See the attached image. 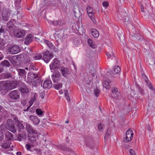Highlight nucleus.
Instances as JSON below:
<instances>
[{
	"instance_id": "obj_35",
	"label": "nucleus",
	"mask_w": 155,
	"mask_h": 155,
	"mask_svg": "<svg viewBox=\"0 0 155 155\" xmlns=\"http://www.w3.org/2000/svg\"><path fill=\"white\" fill-rule=\"evenodd\" d=\"M88 43L91 47L93 48H96L97 46L94 43H93L92 40L91 39H89L87 40Z\"/></svg>"
},
{
	"instance_id": "obj_2",
	"label": "nucleus",
	"mask_w": 155,
	"mask_h": 155,
	"mask_svg": "<svg viewBox=\"0 0 155 155\" xmlns=\"http://www.w3.org/2000/svg\"><path fill=\"white\" fill-rule=\"evenodd\" d=\"M10 90L7 81L1 82L0 83V91L2 95H5Z\"/></svg>"
},
{
	"instance_id": "obj_49",
	"label": "nucleus",
	"mask_w": 155,
	"mask_h": 155,
	"mask_svg": "<svg viewBox=\"0 0 155 155\" xmlns=\"http://www.w3.org/2000/svg\"><path fill=\"white\" fill-rule=\"evenodd\" d=\"M36 98L35 94L34 95V96L31 98L30 100L29 101L30 104L32 105L34 102L36 100Z\"/></svg>"
},
{
	"instance_id": "obj_62",
	"label": "nucleus",
	"mask_w": 155,
	"mask_h": 155,
	"mask_svg": "<svg viewBox=\"0 0 155 155\" xmlns=\"http://www.w3.org/2000/svg\"><path fill=\"white\" fill-rule=\"evenodd\" d=\"M25 61L26 63H29L31 61L30 58H28L25 59Z\"/></svg>"
},
{
	"instance_id": "obj_43",
	"label": "nucleus",
	"mask_w": 155,
	"mask_h": 155,
	"mask_svg": "<svg viewBox=\"0 0 155 155\" xmlns=\"http://www.w3.org/2000/svg\"><path fill=\"white\" fill-rule=\"evenodd\" d=\"M103 86L107 89H109L110 88V87L109 83L107 81H105L103 84Z\"/></svg>"
},
{
	"instance_id": "obj_4",
	"label": "nucleus",
	"mask_w": 155,
	"mask_h": 155,
	"mask_svg": "<svg viewBox=\"0 0 155 155\" xmlns=\"http://www.w3.org/2000/svg\"><path fill=\"white\" fill-rule=\"evenodd\" d=\"M26 125V128L27 132L31 134H34L38 136L40 134L37 131L35 130V129L31 126V125L27 123H24Z\"/></svg>"
},
{
	"instance_id": "obj_10",
	"label": "nucleus",
	"mask_w": 155,
	"mask_h": 155,
	"mask_svg": "<svg viewBox=\"0 0 155 155\" xmlns=\"http://www.w3.org/2000/svg\"><path fill=\"white\" fill-rule=\"evenodd\" d=\"M61 74L59 72L58 70L55 71L53 74L52 75L51 77L54 83H58V81L61 79Z\"/></svg>"
},
{
	"instance_id": "obj_19",
	"label": "nucleus",
	"mask_w": 155,
	"mask_h": 155,
	"mask_svg": "<svg viewBox=\"0 0 155 155\" xmlns=\"http://www.w3.org/2000/svg\"><path fill=\"white\" fill-rule=\"evenodd\" d=\"M30 120L35 125H38L40 123V120L38 117L35 115H31L29 116Z\"/></svg>"
},
{
	"instance_id": "obj_56",
	"label": "nucleus",
	"mask_w": 155,
	"mask_h": 155,
	"mask_svg": "<svg viewBox=\"0 0 155 155\" xmlns=\"http://www.w3.org/2000/svg\"><path fill=\"white\" fill-rule=\"evenodd\" d=\"M21 104L23 106H25L26 104V100H22L21 101Z\"/></svg>"
},
{
	"instance_id": "obj_38",
	"label": "nucleus",
	"mask_w": 155,
	"mask_h": 155,
	"mask_svg": "<svg viewBox=\"0 0 155 155\" xmlns=\"http://www.w3.org/2000/svg\"><path fill=\"white\" fill-rule=\"evenodd\" d=\"M33 58L35 60H39L41 59H42V56L40 54H36L33 57Z\"/></svg>"
},
{
	"instance_id": "obj_30",
	"label": "nucleus",
	"mask_w": 155,
	"mask_h": 155,
	"mask_svg": "<svg viewBox=\"0 0 155 155\" xmlns=\"http://www.w3.org/2000/svg\"><path fill=\"white\" fill-rule=\"evenodd\" d=\"M133 37L134 39L137 41H142L143 39V37L138 33L135 34Z\"/></svg>"
},
{
	"instance_id": "obj_45",
	"label": "nucleus",
	"mask_w": 155,
	"mask_h": 155,
	"mask_svg": "<svg viewBox=\"0 0 155 155\" xmlns=\"http://www.w3.org/2000/svg\"><path fill=\"white\" fill-rule=\"evenodd\" d=\"M29 68L30 70H37V69L36 68L32 63H31L29 67Z\"/></svg>"
},
{
	"instance_id": "obj_37",
	"label": "nucleus",
	"mask_w": 155,
	"mask_h": 155,
	"mask_svg": "<svg viewBox=\"0 0 155 155\" xmlns=\"http://www.w3.org/2000/svg\"><path fill=\"white\" fill-rule=\"evenodd\" d=\"M0 146L3 148L7 149H8L10 147V144L9 143H8L6 142H4L3 143H1Z\"/></svg>"
},
{
	"instance_id": "obj_41",
	"label": "nucleus",
	"mask_w": 155,
	"mask_h": 155,
	"mask_svg": "<svg viewBox=\"0 0 155 155\" xmlns=\"http://www.w3.org/2000/svg\"><path fill=\"white\" fill-rule=\"evenodd\" d=\"M16 57L15 59L17 60L18 61H22V59L24 58V55L22 54H20L19 55L15 56Z\"/></svg>"
},
{
	"instance_id": "obj_57",
	"label": "nucleus",
	"mask_w": 155,
	"mask_h": 155,
	"mask_svg": "<svg viewBox=\"0 0 155 155\" xmlns=\"http://www.w3.org/2000/svg\"><path fill=\"white\" fill-rule=\"evenodd\" d=\"M5 128V125L2 124L0 126V129L1 130H4Z\"/></svg>"
},
{
	"instance_id": "obj_34",
	"label": "nucleus",
	"mask_w": 155,
	"mask_h": 155,
	"mask_svg": "<svg viewBox=\"0 0 155 155\" xmlns=\"http://www.w3.org/2000/svg\"><path fill=\"white\" fill-rule=\"evenodd\" d=\"M136 87L140 95L142 96L144 95L145 94L144 91L142 87L137 84H136Z\"/></svg>"
},
{
	"instance_id": "obj_27",
	"label": "nucleus",
	"mask_w": 155,
	"mask_h": 155,
	"mask_svg": "<svg viewBox=\"0 0 155 155\" xmlns=\"http://www.w3.org/2000/svg\"><path fill=\"white\" fill-rule=\"evenodd\" d=\"M91 32L92 36L95 38H98L99 35L98 31L95 28H93L91 29Z\"/></svg>"
},
{
	"instance_id": "obj_24",
	"label": "nucleus",
	"mask_w": 155,
	"mask_h": 155,
	"mask_svg": "<svg viewBox=\"0 0 155 155\" xmlns=\"http://www.w3.org/2000/svg\"><path fill=\"white\" fill-rule=\"evenodd\" d=\"M6 140H14V135L9 132H7L5 134Z\"/></svg>"
},
{
	"instance_id": "obj_14",
	"label": "nucleus",
	"mask_w": 155,
	"mask_h": 155,
	"mask_svg": "<svg viewBox=\"0 0 155 155\" xmlns=\"http://www.w3.org/2000/svg\"><path fill=\"white\" fill-rule=\"evenodd\" d=\"M134 133L131 129L129 128L127 131L126 134V140L125 141L127 142L131 141L133 138Z\"/></svg>"
},
{
	"instance_id": "obj_16",
	"label": "nucleus",
	"mask_w": 155,
	"mask_h": 155,
	"mask_svg": "<svg viewBox=\"0 0 155 155\" xmlns=\"http://www.w3.org/2000/svg\"><path fill=\"white\" fill-rule=\"evenodd\" d=\"M10 90H11L16 88L19 85L18 82L17 81H7Z\"/></svg>"
},
{
	"instance_id": "obj_18",
	"label": "nucleus",
	"mask_w": 155,
	"mask_h": 155,
	"mask_svg": "<svg viewBox=\"0 0 155 155\" xmlns=\"http://www.w3.org/2000/svg\"><path fill=\"white\" fill-rule=\"evenodd\" d=\"M59 70L64 77H67L68 75L69 74V71L67 67H60Z\"/></svg>"
},
{
	"instance_id": "obj_52",
	"label": "nucleus",
	"mask_w": 155,
	"mask_h": 155,
	"mask_svg": "<svg viewBox=\"0 0 155 155\" xmlns=\"http://www.w3.org/2000/svg\"><path fill=\"white\" fill-rule=\"evenodd\" d=\"M104 7H107L108 5V3L107 1H104L102 3Z\"/></svg>"
},
{
	"instance_id": "obj_51",
	"label": "nucleus",
	"mask_w": 155,
	"mask_h": 155,
	"mask_svg": "<svg viewBox=\"0 0 155 155\" xmlns=\"http://www.w3.org/2000/svg\"><path fill=\"white\" fill-rule=\"evenodd\" d=\"M4 137V135L3 132L1 131H0V141H2Z\"/></svg>"
},
{
	"instance_id": "obj_5",
	"label": "nucleus",
	"mask_w": 155,
	"mask_h": 155,
	"mask_svg": "<svg viewBox=\"0 0 155 155\" xmlns=\"http://www.w3.org/2000/svg\"><path fill=\"white\" fill-rule=\"evenodd\" d=\"M60 63L58 59L56 58L54 59L49 65L50 69L51 71L59 69L60 67Z\"/></svg>"
},
{
	"instance_id": "obj_1",
	"label": "nucleus",
	"mask_w": 155,
	"mask_h": 155,
	"mask_svg": "<svg viewBox=\"0 0 155 155\" xmlns=\"http://www.w3.org/2000/svg\"><path fill=\"white\" fill-rule=\"evenodd\" d=\"M39 78L38 75L32 72L28 73L27 75V82H33L36 84V82H39Z\"/></svg>"
},
{
	"instance_id": "obj_39",
	"label": "nucleus",
	"mask_w": 155,
	"mask_h": 155,
	"mask_svg": "<svg viewBox=\"0 0 155 155\" xmlns=\"http://www.w3.org/2000/svg\"><path fill=\"white\" fill-rule=\"evenodd\" d=\"M8 27L10 30H12L13 28L15 26L13 23L12 22V20L9 21L7 23Z\"/></svg>"
},
{
	"instance_id": "obj_21",
	"label": "nucleus",
	"mask_w": 155,
	"mask_h": 155,
	"mask_svg": "<svg viewBox=\"0 0 155 155\" xmlns=\"http://www.w3.org/2000/svg\"><path fill=\"white\" fill-rule=\"evenodd\" d=\"M56 147L60 150L64 151L69 152H72L73 151L71 149L67 147L66 145H65L61 144L56 145Z\"/></svg>"
},
{
	"instance_id": "obj_59",
	"label": "nucleus",
	"mask_w": 155,
	"mask_h": 155,
	"mask_svg": "<svg viewBox=\"0 0 155 155\" xmlns=\"http://www.w3.org/2000/svg\"><path fill=\"white\" fill-rule=\"evenodd\" d=\"M33 150L35 151H36L37 153H40L41 151V150L39 148H34Z\"/></svg>"
},
{
	"instance_id": "obj_6",
	"label": "nucleus",
	"mask_w": 155,
	"mask_h": 155,
	"mask_svg": "<svg viewBox=\"0 0 155 155\" xmlns=\"http://www.w3.org/2000/svg\"><path fill=\"white\" fill-rule=\"evenodd\" d=\"M11 12L9 9L4 8H3L2 17L3 20L8 21Z\"/></svg>"
},
{
	"instance_id": "obj_11",
	"label": "nucleus",
	"mask_w": 155,
	"mask_h": 155,
	"mask_svg": "<svg viewBox=\"0 0 155 155\" xmlns=\"http://www.w3.org/2000/svg\"><path fill=\"white\" fill-rule=\"evenodd\" d=\"M44 42L48 46L49 49L53 51L56 52H58V49L55 48L51 42L46 39H44Z\"/></svg>"
},
{
	"instance_id": "obj_20",
	"label": "nucleus",
	"mask_w": 155,
	"mask_h": 155,
	"mask_svg": "<svg viewBox=\"0 0 155 155\" xmlns=\"http://www.w3.org/2000/svg\"><path fill=\"white\" fill-rule=\"evenodd\" d=\"M17 70L18 72V75L21 78H24L25 80H26L27 72L25 70L21 68H17Z\"/></svg>"
},
{
	"instance_id": "obj_31",
	"label": "nucleus",
	"mask_w": 155,
	"mask_h": 155,
	"mask_svg": "<svg viewBox=\"0 0 155 155\" xmlns=\"http://www.w3.org/2000/svg\"><path fill=\"white\" fill-rule=\"evenodd\" d=\"M61 20H58L56 21H49L48 23L51 25L55 26H57L60 25L61 24Z\"/></svg>"
},
{
	"instance_id": "obj_7",
	"label": "nucleus",
	"mask_w": 155,
	"mask_h": 155,
	"mask_svg": "<svg viewBox=\"0 0 155 155\" xmlns=\"http://www.w3.org/2000/svg\"><path fill=\"white\" fill-rule=\"evenodd\" d=\"M14 122L11 119H8L7 121V127L9 130L13 133L16 132V129L14 126Z\"/></svg>"
},
{
	"instance_id": "obj_58",
	"label": "nucleus",
	"mask_w": 155,
	"mask_h": 155,
	"mask_svg": "<svg viewBox=\"0 0 155 155\" xmlns=\"http://www.w3.org/2000/svg\"><path fill=\"white\" fill-rule=\"evenodd\" d=\"M106 55L108 59H109L111 57V54L108 52L106 53Z\"/></svg>"
},
{
	"instance_id": "obj_64",
	"label": "nucleus",
	"mask_w": 155,
	"mask_h": 155,
	"mask_svg": "<svg viewBox=\"0 0 155 155\" xmlns=\"http://www.w3.org/2000/svg\"><path fill=\"white\" fill-rule=\"evenodd\" d=\"M141 10L142 12H144V9L143 6V5H141Z\"/></svg>"
},
{
	"instance_id": "obj_25",
	"label": "nucleus",
	"mask_w": 155,
	"mask_h": 155,
	"mask_svg": "<svg viewBox=\"0 0 155 155\" xmlns=\"http://www.w3.org/2000/svg\"><path fill=\"white\" fill-rule=\"evenodd\" d=\"M111 91L112 93V94H111L112 97L117 98L119 97V95L118 94H116V96L114 95L118 92V89L117 88L113 87L111 88Z\"/></svg>"
},
{
	"instance_id": "obj_33",
	"label": "nucleus",
	"mask_w": 155,
	"mask_h": 155,
	"mask_svg": "<svg viewBox=\"0 0 155 155\" xmlns=\"http://www.w3.org/2000/svg\"><path fill=\"white\" fill-rule=\"evenodd\" d=\"M121 69L118 66H115L114 68L113 71L112 72L113 74H119L120 71Z\"/></svg>"
},
{
	"instance_id": "obj_60",
	"label": "nucleus",
	"mask_w": 155,
	"mask_h": 155,
	"mask_svg": "<svg viewBox=\"0 0 155 155\" xmlns=\"http://www.w3.org/2000/svg\"><path fill=\"white\" fill-rule=\"evenodd\" d=\"M32 105V104H30V105L26 109L24 110V111L25 112L28 111Z\"/></svg>"
},
{
	"instance_id": "obj_44",
	"label": "nucleus",
	"mask_w": 155,
	"mask_h": 155,
	"mask_svg": "<svg viewBox=\"0 0 155 155\" xmlns=\"http://www.w3.org/2000/svg\"><path fill=\"white\" fill-rule=\"evenodd\" d=\"M5 41L3 39L0 38V48L5 45Z\"/></svg>"
},
{
	"instance_id": "obj_3",
	"label": "nucleus",
	"mask_w": 155,
	"mask_h": 155,
	"mask_svg": "<svg viewBox=\"0 0 155 155\" xmlns=\"http://www.w3.org/2000/svg\"><path fill=\"white\" fill-rule=\"evenodd\" d=\"M42 54L43 55L42 60L46 63L49 62L54 57L53 53L48 51L42 52Z\"/></svg>"
},
{
	"instance_id": "obj_63",
	"label": "nucleus",
	"mask_w": 155,
	"mask_h": 155,
	"mask_svg": "<svg viewBox=\"0 0 155 155\" xmlns=\"http://www.w3.org/2000/svg\"><path fill=\"white\" fill-rule=\"evenodd\" d=\"M65 96H66V97L67 100H70L69 97V96L68 94L65 93Z\"/></svg>"
},
{
	"instance_id": "obj_23",
	"label": "nucleus",
	"mask_w": 155,
	"mask_h": 155,
	"mask_svg": "<svg viewBox=\"0 0 155 155\" xmlns=\"http://www.w3.org/2000/svg\"><path fill=\"white\" fill-rule=\"evenodd\" d=\"M25 31L21 29H20L18 30L15 36L18 38H20L24 37L25 35Z\"/></svg>"
},
{
	"instance_id": "obj_32",
	"label": "nucleus",
	"mask_w": 155,
	"mask_h": 155,
	"mask_svg": "<svg viewBox=\"0 0 155 155\" xmlns=\"http://www.w3.org/2000/svg\"><path fill=\"white\" fill-rule=\"evenodd\" d=\"M35 135L33 134L32 135H29L28 136V140L31 143H33L36 141Z\"/></svg>"
},
{
	"instance_id": "obj_12",
	"label": "nucleus",
	"mask_w": 155,
	"mask_h": 155,
	"mask_svg": "<svg viewBox=\"0 0 155 155\" xmlns=\"http://www.w3.org/2000/svg\"><path fill=\"white\" fill-rule=\"evenodd\" d=\"M141 76L142 78L144 81L146 83L147 86L149 87V88L153 91H154L155 89L154 87L153 86L150 82L149 81L145 74L142 73Z\"/></svg>"
},
{
	"instance_id": "obj_61",
	"label": "nucleus",
	"mask_w": 155,
	"mask_h": 155,
	"mask_svg": "<svg viewBox=\"0 0 155 155\" xmlns=\"http://www.w3.org/2000/svg\"><path fill=\"white\" fill-rule=\"evenodd\" d=\"M45 95V93L44 92L41 93L40 94V97L42 99L44 98Z\"/></svg>"
},
{
	"instance_id": "obj_28",
	"label": "nucleus",
	"mask_w": 155,
	"mask_h": 155,
	"mask_svg": "<svg viewBox=\"0 0 155 155\" xmlns=\"http://www.w3.org/2000/svg\"><path fill=\"white\" fill-rule=\"evenodd\" d=\"M0 65L3 67H8L11 65V64L8 60H4L1 62Z\"/></svg>"
},
{
	"instance_id": "obj_15",
	"label": "nucleus",
	"mask_w": 155,
	"mask_h": 155,
	"mask_svg": "<svg viewBox=\"0 0 155 155\" xmlns=\"http://www.w3.org/2000/svg\"><path fill=\"white\" fill-rule=\"evenodd\" d=\"M10 97L13 100H16L19 98V94L18 91L15 90L11 91L9 93Z\"/></svg>"
},
{
	"instance_id": "obj_54",
	"label": "nucleus",
	"mask_w": 155,
	"mask_h": 155,
	"mask_svg": "<svg viewBox=\"0 0 155 155\" xmlns=\"http://www.w3.org/2000/svg\"><path fill=\"white\" fill-rule=\"evenodd\" d=\"M5 77L7 78H11L12 77V75L10 73H6L5 74Z\"/></svg>"
},
{
	"instance_id": "obj_22",
	"label": "nucleus",
	"mask_w": 155,
	"mask_h": 155,
	"mask_svg": "<svg viewBox=\"0 0 155 155\" xmlns=\"http://www.w3.org/2000/svg\"><path fill=\"white\" fill-rule=\"evenodd\" d=\"M52 84L51 80H45L43 83V87L44 89H50L52 86Z\"/></svg>"
},
{
	"instance_id": "obj_29",
	"label": "nucleus",
	"mask_w": 155,
	"mask_h": 155,
	"mask_svg": "<svg viewBox=\"0 0 155 155\" xmlns=\"http://www.w3.org/2000/svg\"><path fill=\"white\" fill-rule=\"evenodd\" d=\"M17 127L18 128V131L19 132L21 130H23L25 128L24 125L19 121H18L17 122Z\"/></svg>"
},
{
	"instance_id": "obj_17",
	"label": "nucleus",
	"mask_w": 155,
	"mask_h": 155,
	"mask_svg": "<svg viewBox=\"0 0 155 155\" xmlns=\"http://www.w3.org/2000/svg\"><path fill=\"white\" fill-rule=\"evenodd\" d=\"M33 36L32 34H28L25 39L24 43L27 45H29L33 41Z\"/></svg>"
},
{
	"instance_id": "obj_50",
	"label": "nucleus",
	"mask_w": 155,
	"mask_h": 155,
	"mask_svg": "<svg viewBox=\"0 0 155 155\" xmlns=\"http://www.w3.org/2000/svg\"><path fill=\"white\" fill-rule=\"evenodd\" d=\"M25 146L27 150H30L31 152H33L34 151L33 150H31V145L28 144H26Z\"/></svg>"
},
{
	"instance_id": "obj_55",
	"label": "nucleus",
	"mask_w": 155,
	"mask_h": 155,
	"mask_svg": "<svg viewBox=\"0 0 155 155\" xmlns=\"http://www.w3.org/2000/svg\"><path fill=\"white\" fill-rule=\"evenodd\" d=\"M15 56H13L11 58H10L9 59V61L11 62V63L12 64L14 63L15 61L13 59H14L15 58Z\"/></svg>"
},
{
	"instance_id": "obj_40",
	"label": "nucleus",
	"mask_w": 155,
	"mask_h": 155,
	"mask_svg": "<svg viewBox=\"0 0 155 155\" xmlns=\"http://www.w3.org/2000/svg\"><path fill=\"white\" fill-rule=\"evenodd\" d=\"M53 86L55 89L59 90L62 87V84L61 83H59L57 84H54Z\"/></svg>"
},
{
	"instance_id": "obj_48",
	"label": "nucleus",
	"mask_w": 155,
	"mask_h": 155,
	"mask_svg": "<svg viewBox=\"0 0 155 155\" xmlns=\"http://www.w3.org/2000/svg\"><path fill=\"white\" fill-rule=\"evenodd\" d=\"M109 131H108V130H107V132L106 133V134L105 135V136L104 137V139L105 140V141L107 140L108 139V138L110 136V134L108 132Z\"/></svg>"
},
{
	"instance_id": "obj_26",
	"label": "nucleus",
	"mask_w": 155,
	"mask_h": 155,
	"mask_svg": "<svg viewBox=\"0 0 155 155\" xmlns=\"http://www.w3.org/2000/svg\"><path fill=\"white\" fill-rule=\"evenodd\" d=\"M6 29H5L4 26H1L0 27V37L1 35H3L4 37L6 38V37H8V36L5 35L6 34Z\"/></svg>"
},
{
	"instance_id": "obj_53",
	"label": "nucleus",
	"mask_w": 155,
	"mask_h": 155,
	"mask_svg": "<svg viewBox=\"0 0 155 155\" xmlns=\"http://www.w3.org/2000/svg\"><path fill=\"white\" fill-rule=\"evenodd\" d=\"M129 152L130 155H135V153L133 149H130L129 150Z\"/></svg>"
},
{
	"instance_id": "obj_9",
	"label": "nucleus",
	"mask_w": 155,
	"mask_h": 155,
	"mask_svg": "<svg viewBox=\"0 0 155 155\" xmlns=\"http://www.w3.org/2000/svg\"><path fill=\"white\" fill-rule=\"evenodd\" d=\"M19 85L18 89L21 94H26L29 92V89L24 83H20Z\"/></svg>"
},
{
	"instance_id": "obj_8",
	"label": "nucleus",
	"mask_w": 155,
	"mask_h": 155,
	"mask_svg": "<svg viewBox=\"0 0 155 155\" xmlns=\"http://www.w3.org/2000/svg\"><path fill=\"white\" fill-rule=\"evenodd\" d=\"M86 9L89 17L92 20L93 23L95 24L96 22V20L95 18V13L93 10V8L90 6H87Z\"/></svg>"
},
{
	"instance_id": "obj_13",
	"label": "nucleus",
	"mask_w": 155,
	"mask_h": 155,
	"mask_svg": "<svg viewBox=\"0 0 155 155\" xmlns=\"http://www.w3.org/2000/svg\"><path fill=\"white\" fill-rule=\"evenodd\" d=\"M8 50L9 52L12 54H16L20 51L19 47L16 45L10 46Z\"/></svg>"
},
{
	"instance_id": "obj_36",
	"label": "nucleus",
	"mask_w": 155,
	"mask_h": 155,
	"mask_svg": "<svg viewBox=\"0 0 155 155\" xmlns=\"http://www.w3.org/2000/svg\"><path fill=\"white\" fill-rule=\"evenodd\" d=\"M26 135L25 134H19L18 135L17 140L19 141H21L24 140L26 138Z\"/></svg>"
},
{
	"instance_id": "obj_47",
	"label": "nucleus",
	"mask_w": 155,
	"mask_h": 155,
	"mask_svg": "<svg viewBox=\"0 0 155 155\" xmlns=\"http://www.w3.org/2000/svg\"><path fill=\"white\" fill-rule=\"evenodd\" d=\"M104 125L103 124H102V123H101L98 125V128L99 130L101 131L103 130L104 129L103 128Z\"/></svg>"
},
{
	"instance_id": "obj_42",
	"label": "nucleus",
	"mask_w": 155,
	"mask_h": 155,
	"mask_svg": "<svg viewBox=\"0 0 155 155\" xmlns=\"http://www.w3.org/2000/svg\"><path fill=\"white\" fill-rule=\"evenodd\" d=\"M94 91L95 96L96 97H98L100 93V91L98 88H96L94 89Z\"/></svg>"
},
{
	"instance_id": "obj_46",
	"label": "nucleus",
	"mask_w": 155,
	"mask_h": 155,
	"mask_svg": "<svg viewBox=\"0 0 155 155\" xmlns=\"http://www.w3.org/2000/svg\"><path fill=\"white\" fill-rule=\"evenodd\" d=\"M36 112L38 115L41 116L43 114V111L40 109H37L36 110Z\"/></svg>"
}]
</instances>
